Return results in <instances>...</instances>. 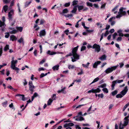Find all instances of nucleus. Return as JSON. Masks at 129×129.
Segmentation results:
<instances>
[{"label":"nucleus","mask_w":129,"mask_h":129,"mask_svg":"<svg viewBox=\"0 0 129 129\" xmlns=\"http://www.w3.org/2000/svg\"><path fill=\"white\" fill-rule=\"evenodd\" d=\"M79 47L78 46L73 48L72 52L73 54V57H71L72 61L73 62L79 59V55L77 53Z\"/></svg>","instance_id":"nucleus-1"},{"label":"nucleus","mask_w":129,"mask_h":129,"mask_svg":"<svg viewBox=\"0 0 129 129\" xmlns=\"http://www.w3.org/2000/svg\"><path fill=\"white\" fill-rule=\"evenodd\" d=\"M14 57L12 58V60L11 62V67L12 69L16 71L17 73H18L19 69L16 67V64L17 63V60H14Z\"/></svg>","instance_id":"nucleus-2"},{"label":"nucleus","mask_w":129,"mask_h":129,"mask_svg":"<svg viewBox=\"0 0 129 129\" xmlns=\"http://www.w3.org/2000/svg\"><path fill=\"white\" fill-rule=\"evenodd\" d=\"M127 86H125L123 90L121 91L120 93L116 95V97L117 98H121L126 94L128 90V89Z\"/></svg>","instance_id":"nucleus-3"},{"label":"nucleus","mask_w":129,"mask_h":129,"mask_svg":"<svg viewBox=\"0 0 129 129\" xmlns=\"http://www.w3.org/2000/svg\"><path fill=\"white\" fill-rule=\"evenodd\" d=\"M118 66V65H117L108 68L104 71V72L105 74L104 75L112 73L113 71L115 70Z\"/></svg>","instance_id":"nucleus-4"},{"label":"nucleus","mask_w":129,"mask_h":129,"mask_svg":"<svg viewBox=\"0 0 129 129\" xmlns=\"http://www.w3.org/2000/svg\"><path fill=\"white\" fill-rule=\"evenodd\" d=\"M125 9L122 7H121L119 9V11L118 12V14L116 16V18H120L122 16L125 15L126 14V12L123 10V9Z\"/></svg>","instance_id":"nucleus-5"},{"label":"nucleus","mask_w":129,"mask_h":129,"mask_svg":"<svg viewBox=\"0 0 129 129\" xmlns=\"http://www.w3.org/2000/svg\"><path fill=\"white\" fill-rule=\"evenodd\" d=\"M2 20L3 21L0 20V27H1V30L2 31H4L5 30V28L6 26L5 22V16H3L2 18Z\"/></svg>","instance_id":"nucleus-6"},{"label":"nucleus","mask_w":129,"mask_h":129,"mask_svg":"<svg viewBox=\"0 0 129 129\" xmlns=\"http://www.w3.org/2000/svg\"><path fill=\"white\" fill-rule=\"evenodd\" d=\"M92 48L95 49V51L97 53L99 52L101 50L100 46L96 43L93 44L92 46Z\"/></svg>","instance_id":"nucleus-7"},{"label":"nucleus","mask_w":129,"mask_h":129,"mask_svg":"<svg viewBox=\"0 0 129 129\" xmlns=\"http://www.w3.org/2000/svg\"><path fill=\"white\" fill-rule=\"evenodd\" d=\"M101 90L99 88H97L96 89H92L91 90H88L87 91V93H99L100 92Z\"/></svg>","instance_id":"nucleus-8"},{"label":"nucleus","mask_w":129,"mask_h":129,"mask_svg":"<svg viewBox=\"0 0 129 129\" xmlns=\"http://www.w3.org/2000/svg\"><path fill=\"white\" fill-rule=\"evenodd\" d=\"M28 85L29 90L31 92H33L35 87L33 84L32 81H30L29 82Z\"/></svg>","instance_id":"nucleus-9"},{"label":"nucleus","mask_w":129,"mask_h":129,"mask_svg":"<svg viewBox=\"0 0 129 129\" xmlns=\"http://www.w3.org/2000/svg\"><path fill=\"white\" fill-rule=\"evenodd\" d=\"M14 14V11L13 10H11L10 12H9L8 13V19L10 21L12 20V15Z\"/></svg>","instance_id":"nucleus-10"},{"label":"nucleus","mask_w":129,"mask_h":129,"mask_svg":"<svg viewBox=\"0 0 129 129\" xmlns=\"http://www.w3.org/2000/svg\"><path fill=\"white\" fill-rule=\"evenodd\" d=\"M46 34V32L45 29H43L41 30L39 32V36L41 37L45 36Z\"/></svg>","instance_id":"nucleus-11"},{"label":"nucleus","mask_w":129,"mask_h":129,"mask_svg":"<svg viewBox=\"0 0 129 129\" xmlns=\"http://www.w3.org/2000/svg\"><path fill=\"white\" fill-rule=\"evenodd\" d=\"M116 18L115 17H113L110 18L109 20V21L111 22V26H113L115 23V21H112L113 19H115Z\"/></svg>","instance_id":"nucleus-12"},{"label":"nucleus","mask_w":129,"mask_h":129,"mask_svg":"<svg viewBox=\"0 0 129 129\" xmlns=\"http://www.w3.org/2000/svg\"><path fill=\"white\" fill-rule=\"evenodd\" d=\"M129 120L127 117H125L124 119V123L123 124L124 126H126L128 124Z\"/></svg>","instance_id":"nucleus-13"},{"label":"nucleus","mask_w":129,"mask_h":129,"mask_svg":"<svg viewBox=\"0 0 129 129\" xmlns=\"http://www.w3.org/2000/svg\"><path fill=\"white\" fill-rule=\"evenodd\" d=\"M74 124L72 123H66L63 125V127L64 128H66V127H67L68 126H74Z\"/></svg>","instance_id":"nucleus-14"},{"label":"nucleus","mask_w":129,"mask_h":129,"mask_svg":"<svg viewBox=\"0 0 129 129\" xmlns=\"http://www.w3.org/2000/svg\"><path fill=\"white\" fill-rule=\"evenodd\" d=\"M101 62L100 61H98L95 62L93 65V67L94 68H96L98 65Z\"/></svg>","instance_id":"nucleus-15"},{"label":"nucleus","mask_w":129,"mask_h":129,"mask_svg":"<svg viewBox=\"0 0 129 129\" xmlns=\"http://www.w3.org/2000/svg\"><path fill=\"white\" fill-rule=\"evenodd\" d=\"M66 88V87H64L61 90H58L57 92L58 93H59L61 92L63 93L66 94V91H64V90Z\"/></svg>","instance_id":"nucleus-16"},{"label":"nucleus","mask_w":129,"mask_h":129,"mask_svg":"<svg viewBox=\"0 0 129 129\" xmlns=\"http://www.w3.org/2000/svg\"><path fill=\"white\" fill-rule=\"evenodd\" d=\"M117 83L116 81H114L112 82V84L111 85L112 90H113L114 89V86Z\"/></svg>","instance_id":"nucleus-17"},{"label":"nucleus","mask_w":129,"mask_h":129,"mask_svg":"<svg viewBox=\"0 0 129 129\" xmlns=\"http://www.w3.org/2000/svg\"><path fill=\"white\" fill-rule=\"evenodd\" d=\"M10 39L13 41L14 40H16L17 39V38L14 35H12L10 36Z\"/></svg>","instance_id":"nucleus-18"},{"label":"nucleus","mask_w":129,"mask_h":129,"mask_svg":"<svg viewBox=\"0 0 129 129\" xmlns=\"http://www.w3.org/2000/svg\"><path fill=\"white\" fill-rule=\"evenodd\" d=\"M106 56L104 54L99 58V59L102 61L106 60Z\"/></svg>","instance_id":"nucleus-19"},{"label":"nucleus","mask_w":129,"mask_h":129,"mask_svg":"<svg viewBox=\"0 0 129 129\" xmlns=\"http://www.w3.org/2000/svg\"><path fill=\"white\" fill-rule=\"evenodd\" d=\"M8 9V6L7 5H5L3 8L2 12L3 11V10L5 12H6V11H7Z\"/></svg>","instance_id":"nucleus-20"},{"label":"nucleus","mask_w":129,"mask_h":129,"mask_svg":"<svg viewBox=\"0 0 129 129\" xmlns=\"http://www.w3.org/2000/svg\"><path fill=\"white\" fill-rule=\"evenodd\" d=\"M75 120L76 121H82L83 120H84V118L80 116L78 118H76Z\"/></svg>","instance_id":"nucleus-21"},{"label":"nucleus","mask_w":129,"mask_h":129,"mask_svg":"<svg viewBox=\"0 0 129 129\" xmlns=\"http://www.w3.org/2000/svg\"><path fill=\"white\" fill-rule=\"evenodd\" d=\"M59 66L58 65H55L52 67V69L53 70H57L59 69Z\"/></svg>","instance_id":"nucleus-22"},{"label":"nucleus","mask_w":129,"mask_h":129,"mask_svg":"<svg viewBox=\"0 0 129 129\" xmlns=\"http://www.w3.org/2000/svg\"><path fill=\"white\" fill-rule=\"evenodd\" d=\"M77 10V6H76L74 7L73 9L71 11V12L72 13H75Z\"/></svg>","instance_id":"nucleus-23"},{"label":"nucleus","mask_w":129,"mask_h":129,"mask_svg":"<svg viewBox=\"0 0 129 129\" xmlns=\"http://www.w3.org/2000/svg\"><path fill=\"white\" fill-rule=\"evenodd\" d=\"M118 35L120 37H123L124 36L125 37H129V34H126L124 35L122 33H120Z\"/></svg>","instance_id":"nucleus-24"},{"label":"nucleus","mask_w":129,"mask_h":129,"mask_svg":"<svg viewBox=\"0 0 129 129\" xmlns=\"http://www.w3.org/2000/svg\"><path fill=\"white\" fill-rule=\"evenodd\" d=\"M38 95V94L37 93H36V92L35 93H34V94L33 95V96H32L31 97V101H33V100L34 99V98L35 97H37Z\"/></svg>","instance_id":"nucleus-25"},{"label":"nucleus","mask_w":129,"mask_h":129,"mask_svg":"<svg viewBox=\"0 0 129 129\" xmlns=\"http://www.w3.org/2000/svg\"><path fill=\"white\" fill-rule=\"evenodd\" d=\"M77 7H78V10L79 11H80V10H83L84 8L83 6V5L79 6L78 5L76 6Z\"/></svg>","instance_id":"nucleus-26"},{"label":"nucleus","mask_w":129,"mask_h":129,"mask_svg":"<svg viewBox=\"0 0 129 129\" xmlns=\"http://www.w3.org/2000/svg\"><path fill=\"white\" fill-rule=\"evenodd\" d=\"M118 93V91L117 90H115L112 92L111 93L112 95L113 96H114L116 94Z\"/></svg>","instance_id":"nucleus-27"},{"label":"nucleus","mask_w":129,"mask_h":129,"mask_svg":"<svg viewBox=\"0 0 129 129\" xmlns=\"http://www.w3.org/2000/svg\"><path fill=\"white\" fill-rule=\"evenodd\" d=\"M53 100L51 99H50L48 100L47 102V105H48L49 106L51 105V103L52 102Z\"/></svg>","instance_id":"nucleus-28"},{"label":"nucleus","mask_w":129,"mask_h":129,"mask_svg":"<svg viewBox=\"0 0 129 129\" xmlns=\"http://www.w3.org/2000/svg\"><path fill=\"white\" fill-rule=\"evenodd\" d=\"M9 49V45H6V46L4 48V50L5 51H6Z\"/></svg>","instance_id":"nucleus-29"},{"label":"nucleus","mask_w":129,"mask_h":129,"mask_svg":"<svg viewBox=\"0 0 129 129\" xmlns=\"http://www.w3.org/2000/svg\"><path fill=\"white\" fill-rule=\"evenodd\" d=\"M124 126L122 122H120L119 125V129H123Z\"/></svg>","instance_id":"nucleus-30"},{"label":"nucleus","mask_w":129,"mask_h":129,"mask_svg":"<svg viewBox=\"0 0 129 129\" xmlns=\"http://www.w3.org/2000/svg\"><path fill=\"white\" fill-rule=\"evenodd\" d=\"M106 84L105 83H104L103 84H102L100 86H98V88H104L106 87Z\"/></svg>","instance_id":"nucleus-31"},{"label":"nucleus","mask_w":129,"mask_h":129,"mask_svg":"<svg viewBox=\"0 0 129 129\" xmlns=\"http://www.w3.org/2000/svg\"><path fill=\"white\" fill-rule=\"evenodd\" d=\"M89 64V62H88L86 64H82V65L83 67L85 68H87L88 67V66Z\"/></svg>","instance_id":"nucleus-32"},{"label":"nucleus","mask_w":129,"mask_h":129,"mask_svg":"<svg viewBox=\"0 0 129 129\" xmlns=\"http://www.w3.org/2000/svg\"><path fill=\"white\" fill-rule=\"evenodd\" d=\"M16 28L20 32H22L23 29V27H17Z\"/></svg>","instance_id":"nucleus-33"},{"label":"nucleus","mask_w":129,"mask_h":129,"mask_svg":"<svg viewBox=\"0 0 129 129\" xmlns=\"http://www.w3.org/2000/svg\"><path fill=\"white\" fill-rule=\"evenodd\" d=\"M99 79L98 77H97L95 78L93 81L90 84V85L91 84H92L94 83L97 81H98Z\"/></svg>","instance_id":"nucleus-34"},{"label":"nucleus","mask_w":129,"mask_h":129,"mask_svg":"<svg viewBox=\"0 0 129 129\" xmlns=\"http://www.w3.org/2000/svg\"><path fill=\"white\" fill-rule=\"evenodd\" d=\"M78 3V1L74 0L73 2L72 5L73 6L76 5Z\"/></svg>","instance_id":"nucleus-35"},{"label":"nucleus","mask_w":129,"mask_h":129,"mask_svg":"<svg viewBox=\"0 0 129 129\" xmlns=\"http://www.w3.org/2000/svg\"><path fill=\"white\" fill-rule=\"evenodd\" d=\"M18 32L16 30L14 29L12 30V31H10V34H15L17 33Z\"/></svg>","instance_id":"nucleus-36"},{"label":"nucleus","mask_w":129,"mask_h":129,"mask_svg":"<svg viewBox=\"0 0 129 129\" xmlns=\"http://www.w3.org/2000/svg\"><path fill=\"white\" fill-rule=\"evenodd\" d=\"M8 103L7 101H5V102H4L2 104V105L4 107H6V105Z\"/></svg>","instance_id":"nucleus-37"},{"label":"nucleus","mask_w":129,"mask_h":129,"mask_svg":"<svg viewBox=\"0 0 129 129\" xmlns=\"http://www.w3.org/2000/svg\"><path fill=\"white\" fill-rule=\"evenodd\" d=\"M31 2L30 1L29 2H26L25 3V7H27L31 3Z\"/></svg>","instance_id":"nucleus-38"},{"label":"nucleus","mask_w":129,"mask_h":129,"mask_svg":"<svg viewBox=\"0 0 129 129\" xmlns=\"http://www.w3.org/2000/svg\"><path fill=\"white\" fill-rule=\"evenodd\" d=\"M47 74V73H46L45 74L43 73H41L40 75V77L41 78H42L45 76Z\"/></svg>","instance_id":"nucleus-39"},{"label":"nucleus","mask_w":129,"mask_h":129,"mask_svg":"<svg viewBox=\"0 0 129 129\" xmlns=\"http://www.w3.org/2000/svg\"><path fill=\"white\" fill-rule=\"evenodd\" d=\"M102 90L105 93H107L108 92V90L106 88H104L102 89Z\"/></svg>","instance_id":"nucleus-40"},{"label":"nucleus","mask_w":129,"mask_h":129,"mask_svg":"<svg viewBox=\"0 0 129 129\" xmlns=\"http://www.w3.org/2000/svg\"><path fill=\"white\" fill-rule=\"evenodd\" d=\"M68 12V10L67 9H63L62 12V13L63 14L67 13Z\"/></svg>","instance_id":"nucleus-41"},{"label":"nucleus","mask_w":129,"mask_h":129,"mask_svg":"<svg viewBox=\"0 0 129 129\" xmlns=\"http://www.w3.org/2000/svg\"><path fill=\"white\" fill-rule=\"evenodd\" d=\"M18 41V42H19L20 43H21L23 42V38L22 37H21Z\"/></svg>","instance_id":"nucleus-42"},{"label":"nucleus","mask_w":129,"mask_h":129,"mask_svg":"<svg viewBox=\"0 0 129 129\" xmlns=\"http://www.w3.org/2000/svg\"><path fill=\"white\" fill-rule=\"evenodd\" d=\"M64 15L66 17L69 18V17L73 16V15L72 14H68L66 15Z\"/></svg>","instance_id":"nucleus-43"},{"label":"nucleus","mask_w":129,"mask_h":129,"mask_svg":"<svg viewBox=\"0 0 129 129\" xmlns=\"http://www.w3.org/2000/svg\"><path fill=\"white\" fill-rule=\"evenodd\" d=\"M45 22V20L43 19H41L40 21V25H42L43 24V23Z\"/></svg>","instance_id":"nucleus-44"},{"label":"nucleus","mask_w":129,"mask_h":129,"mask_svg":"<svg viewBox=\"0 0 129 129\" xmlns=\"http://www.w3.org/2000/svg\"><path fill=\"white\" fill-rule=\"evenodd\" d=\"M74 66L72 65H69L68 66V68L69 69H73L74 68Z\"/></svg>","instance_id":"nucleus-45"},{"label":"nucleus","mask_w":129,"mask_h":129,"mask_svg":"<svg viewBox=\"0 0 129 129\" xmlns=\"http://www.w3.org/2000/svg\"><path fill=\"white\" fill-rule=\"evenodd\" d=\"M119 64L120 65L119 67L120 68H122L124 65V63L122 62L119 63Z\"/></svg>","instance_id":"nucleus-46"},{"label":"nucleus","mask_w":129,"mask_h":129,"mask_svg":"<svg viewBox=\"0 0 129 129\" xmlns=\"http://www.w3.org/2000/svg\"><path fill=\"white\" fill-rule=\"evenodd\" d=\"M118 7V6H116L113 9H112V11L113 12L116 10H117Z\"/></svg>","instance_id":"nucleus-47"},{"label":"nucleus","mask_w":129,"mask_h":129,"mask_svg":"<svg viewBox=\"0 0 129 129\" xmlns=\"http://www.w3.org/2000/svg\"><path fill=\"white\" fill-rule=\"evenodd\" d=\"M87 5L88 6H90L91 7H92L93 6V5L92 4L89 2H88L87 3Z\"/></svg>","instance_id":"nucleus-48"},{"label":"nucleus","mask_w":129,"mask_h":129,"mask_svg":"<svg viewBox=\"0 0 129 129\" xmlns=\"http://www.w3.org/2000/svg\"><path fill=\"white\" fill-rule=\"evenodd\" d=\"M70 5V2L68 3H66L64 5V6L65 7H68Z\"/></svg>","instance_id":"nucleus-49"},{"label":"nucleus","mask_w":129,"mask_h":129,"mask_svg":"<svg viewBox=\"0 0 129 129\" xmlns=\"http://www.w3.org/2000/svg\"><path fill=\"white\" fill-rule=\"evenodd\" d=\"M45 61V59H43L40 63V64H41L43 63Z\"/></svg>","instance_id":"nucleus-50"},{"label":"nucleus","mask_w":129,"mask_h":129,"mask_svg":"<svg viewBox=\"0 0 129 129\" xmlns=\"http://www.w3.org/2000/svg\"><path fill=\"white\" fill-rule=\"evenodd\" d=\"M117 83H120L122 82L123 81V80H116Z\"/></svg>","instance_id":"nucleus-51"},{"label":"nucleus","mask_w":129,"mask_h":129,"mask_svg":"<svg viewBox=\"0 0 129 129\" xmlns=\"http://www.w3.org/2000/svg\"><path fill=\"white\" fill-rule=\"evenodd\" d=\"M75 128L76 129H81V127L79 125H76L75 126Z\"/></svg>","instance_id":"nucleus-52"},{"label":"nucleus","mask_w":129,"mask_h":129,"mask_svg":"<svg viewBox=\"0 0 129 129\" xmlns=\"http://www.w3.org/2000/svg\"><path fill=\"white\" fill-rule=\"evenodd\" d=\"M106 5V3H104L101 6V9L105 8Z\"/></svg>","instance_id":"nucleus-53"},{"label":"nucleus","mask_w":129,"mask_h":129,"mask_svg":"<svg viewBox=\"0 0 129 129\" xmlns=\"http://www.w3.org/2000/svg\"><path fill=\"white\" fill-rule=\"evenodd\" d=\"M86 49V47L85 46H83L81 49V51H82L84 50H85Z\"/></svg>","instance_id":"nucleus-54"},{"label":"nucleus","mask_w":129,"mask_h":129,"mask_svg":"<svg viewBox=\"0 0 129 129\" xmlns=\"http://www.w3.org/2000/svg\"><path fill=\"white\" fill-rule=\"evenodd\" d=\"M98 96L99 97H100L102 98L104 97L103 94V93L99 94L98 95Z\"/></svg>","instance_id":"nucleus-55"},{"label":"nucleus","mask_w":129,"mask_h":129,"mask_svg":"<svg viewBox=\"0 0 129 129\" xmlns=\"http://www.w3.org/2000/svg\"><path fill=\"white\" fill-rule=\"evenodd\" d=\"M9 33H7L5 36V37L6 38H8L9 36Z\"/></svg>","instance_id":"nucleus-56"},{"label":"nucleus","mask_w":129,"mask_h":129,"mask_svg":"<svg viewBox=\"0 0 129 129\" xmlns=\"http://www.w3.org/2000/svg\"><path fill=\"white\" fill-rule=\"evenodd\" d=\"M117 35V34L116 33H115L113 35V39H114L115 37Z\"/></svg>","instance_id":"nucleus-57"},{"label":"nucleus","mask_w":129,"mask_h":129,"mask_svg":"<svg viewBox=\"0 0 129 129\" xmlns=\"http://www.w3.org/2000/svg\"><path fill=\"white\" fill-rule=\"evenodd\" d=\"M122 38L121 37H118L117 39V41H121L122 40Z\"/></svg>","instance_id":"nucleus-58"},{"label":"nucleus","mask_w":129,"mask_h":129,"mask_svg":"<svg viewBox=\"0 0 129 129\" xmlns=\"http://www.w3.org/2000/svg\"><path fill=\"white\" fill-rule=\"evenodd\" d=\"M109 34L108 30H106L104 35V36L105 37H106L107 35H108Z\"/></svg>","instance_id":"nucleus-59"},{"label":"nucleus","mask_w":129,"mask_h":129,"mask_svg":"<svg viewBox=\"0 0 129 129\" xmlns=\"http://www.w3.org/2000/svg\"><path fill=\"white\" fill-rule=\"evenodd\" d=\"M56 98V94H54L53 95L52 98L53 99V100H55V99Z\"/></svg>","instance_id":"nucleus-60"},{"label":"nucleus","mask_w":129,"mask_h":129,"mask_svg":"<svg viewBox=\"0 0 129 129\" xmlns=\"http://www.w3.org/2000/svg\"><path fill=\"white\" fill-rule=\"evenodd\" d=\"M7 88H9L11 89H12L13 90H14L15 89L13 88V87L9 85L7 87Z\"/></svg>","instance_id":"nucleus-61"},{"label":"nucleus","mask_w":129,"mask_h":129,"mask_svg":"<svg viewBox=\"0 0 129 129\" xmlns=\"http://www.w3.org/2000/svg\"><path fill=\"white\" fill-rule=\"evenodd\" d=\"M128 106L126 104L123 108L122 109L123 111H124Z\"/></svg>","instance_id":"nucleus-62"},{"label":"nucleus","mask_w":129,"mask_h":129,"mask_svg":"<svg viewBox=\"0 0 129 129\" xmlns=\"http://www.w3.org/2000/svg\"><path fill=\"white\" fill-rule=\"evenodd\" d=\"M79 115L83 116L82 114V112H78V115L76 116V117H78Z\"/></svg>","instance_id":"nucleus-63"},{"label":"nucleus","mask_w":129,"mask_h":129,"mask_svg":"<svg viewBox=\"0 0 129 129\" xmlns=\"http://www.w3.org/2000/svg\"><path fill=\"white\" fill-rule=\"evenodd\" d=\"M3 2L5 4L9 2L10 1H8V0H3Z\"/></svg>","instance_id":"nucleus-64"}]
</instances>
